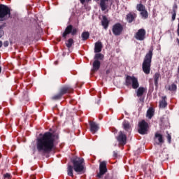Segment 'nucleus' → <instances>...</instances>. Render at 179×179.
I'll list each match as a JSON object with an SVG mask.
<instances>
[{
    "label": "nucleus",
    "instance_id": "obj_7",
    "mask_svg": "<svg viewBox=\"0 0 179 179\" xmlns=\"http://www.w3.org/2000/svg\"><path fill=\"white\" fill-rule=\"evenodd\" d=\"M107 171V162L103 161L99 164V173L97 175L99 178H101L102 176H104V173Z\"/></svg>",
    "mask_w": 179,
    "mask_h": 179
},
{
    "label": "nucleus",
    "instance_id": "obj_10",
    "mask_svg": "<svg viewBox=\"0 0 179 179\" xmlns=\"http://www.w3.org/2000/svg\"><path fill=\"white\" fill-rule=\"evenodd\" d=\"M117 141L119 142V145H124L127 144V135H125L122 131L119 132V135L117 137Z\"/></svg>",
    "mask_w": 179,
    "mask_h": 179
},
{
    "label": "nucleus",
    "instance_id": "obj_35",
    "mask_svg": "<svg viewBox=\"0 0 179 179\" xmlns=\"http://www.w3.org/2000/svg\"><path fill=\"white\" fill-rule=\"evenodd\" d=\"M89 2L90 1H92V0H80V2L83 5L85 3V2Z\"/></svg>",
    "mask_w": 179,
    "mask_h": 179
},
{
    "label": "nucleus",
    "instance_id": "obj_40",
    "mask_svg": "<svg viewBox=\"0 0 179 179\" xmlns=\"http://www.w3.org/2000/svg\"><path fill=\"white\" fill-rule=\"evenodd\" d=\"M1 71H2V69L0 67V73H1Z\"/></svg>",
    "mask_w": 179,
    "mask_h": 179
},
{
    "label": "nucleus",
    "instance_id": "obj_22",
    "mask_svg": "<svg viewBox=\"0 0 179 179\" xmlns=\"http://www.w3.org/2000/svg\"><path fill=\"white\" fill-rule=\"evenodd\" d=\"M160 78V74L159 73H156L154 76V80L155 86H157L159 83V78Z\"/></svg>",
    "mask_w": 179,
    "mask_h": 179
},
{
    "label": "nucleus",
    "instance_id": "obj_21",
    "mask_svg": "<svg viewBox=\"0 0 179 179\" xmlns=\"http://www.w3.org/2000/svg\"><path fill=\"white\" fill-rule=\"evenodd\" d=\"M155 139L158 140L159 143H163L164 141L163 140V135L160 133L155 134Z\"/></svg>",
    "mask_w": 179,
    "mask_h": 179
},
{
    "label": "nucleus",
    "instance_id": "obj_26",
    "mask_svg": "<svg viewBox=\"0 0 179 179\" xmlns=\"http://www.w3.org/2000/svg\"><path fill=\"white\" fill-rule=\"evenodd\" d=\"M104 58V56L101 53H97L94 56L95 61H98V59H103Z\"/></svg>",
    "mask_w": 179,
    "mask_h": 179
},
{
    "label": "nucleus",
    "instance_id": "obj_8",
    "mask_svg": "<svg viewBox=\"0 0 179 179\" xmlns=\"http://www.w3.org/2000/svg\"><path fill=\"white\" fill-rule=\"evenodd\" d=\"M70 33H71L72 36H75V34L78 33V29L76 28L73 29L72 25L68 26L63 34V37L66 38V36H68V34H69Z\"/></svg>",
    "mask_w": 179,
    "mask_h": 179
},
{
    "label": "nucleus",
    "instance_id": "obj_11",
    "mask_svg": "<svg viewBox=\"0 0 179 179\" xmlns=\"http://www.w3.org/2000/svg\"><path fill=\"white\" fill-rule=\"evenodd\" d=\"M122 25L121 24L117 23L113 25L112 31L115 36H120L122 32Z\"/></svg>",
    "mask_w": 179,
    "mask_h": 179
},
{
    "label": "nucleus",
    "instance_id": "obj_41",
    "mask_svg": "<svg viewBox=\"0 0 179 179\" xmlns=\"http://www.w3.org/2000/svg\"><path fill=\"white\" fill-rule=\"evenodd\" d=\"M176 40H177V42L178 43V41H179V39H178V38H177Z\"/></svg>",
    "mask_w": 179,
    "mask_h": 179
},
{
    "label": "nucleus",
    "instance_id": "obj_38",
    "mask_svg": "<svg viewBox=\"0 0 179 179\" xmlns=\"http://www.w3.org/2000/svg\"><path fill=\"white\" fill-rule=\"evenodd\" d=\"M2 47V41H0V48Z\"/></svg>",
    "mask_w": 179,
    "mask_h": 179
},
{
    "label": "nucleus",
    "instance_id": "obj_14",
    "mask_svg": "<svg viewBox=\"0 0 179 179\" xmlns=\"http://www.w3.org/2000/svg\"><path fill=\"white\" fill-rule=\"evenodd\" d=\"M108 2H110V0H100V7L102 11L108 8Z\"/></svg>",
    "mask_w": 179,
    "mask_h": 179
},
{
    "label": "nucleus",
    "instance_id": "obj_5",
    "mask_svg": "<svg viewBox=\"0 0 179 179\" xmlns=\"http://www.w3.org/2000/svg\"><path fill=\"white\" fill-rule=\"evenodd\" d=\"M125 85L128 87H132V89H138L139 87V81L138 78L134 76H127L125 79Z\"/></svg>",
    "mask_w": 179,
    "mask_h": 179
},
{
    "label": "nucleus",
    "instance_id": "obj_1",
    "mask_svg": "<svg viewBox=\"0 0 179 179\" xmlns=\"http://www.w3.org/2000/svg\"><path fill=\"white\" fill-rule=\"evenodd\" d=\"M58 139V135L50 132L45 133L42 137L37 138L36 149L42 153H50L54 149V143Z\"/></svg>",
    "mask_w": 179,
    "mask_h": 179
},
{
    "label": "nucleus",
    "instance_id": "obj_37",
    "mask_svg": "<svg viewBox=\"0 0 179 179\" xmlns=\"http://www.w3.org/2000/svg\"><path fill=\"white\" fill-rule=\"evenodd\" d=\"M113 156H114V157H117V152H113Z\"/></svg>",
    "mask_w": 179,
    "mask_h": 179
},
{
    "label": "nucleus",
    "instance_id": "obj_18",
    "mask_svg": "<svg viewBox=\"0 0 179 179\" xmlns=\"http://www.w3.org/2000/svg\"><path fill=\"white\" fill-rule=\"evenodd\" d=\"M108 23H109V22H108V20L107 19V17L103 16V19L101 20V24H102L103 29H108Z\"/></svg>",
    "mask_w": 179,
    "mask_h": 179
},
{
    "label": "nucleus",
    "instance_id": "obj_17",
    "mask_svg": "<svg viewBox=\"0 0 179 179\" xmlns=\"http://www.w3.org/2000/svg\"><path fill=\"white\" fill-rule=\"evenodd\" d=\"M166 96L162 97V100L159 101V107L161 108H165V107H167V101H166Z\"/></svg>",
    "mask_w": 179,
    "mask_h": 179
},
{
    "label": "nucleus",
    "instance_id": "obj_16",
    "mask_svg": "<svg viewBox=\"0 0 179 179\" xmlns=\"http://www.w3.org/2000/svg\"><path fill=\"white\" fill-rule=\"evenodd\" d=\"M136 17V14L135 13H130L127 15V19L129 23H132L134 19Z\"/></svg>",
    "mask_w": 179,
    "mask_h": 179
},
{
    "label": "nucleus",
    "instance_id": "obj_42",
    "mask_svg": "<svg viewBox=\"0 0 179 179\" xmlns=\"http://www.w3.org/2000/svg\"><path fill=\"white\" fill-rule=\"evenodd\" d=\"M113 4V2H110V5H112Z\"/></svg>",
    "mask_w": 179,
    "mask_h": 179
},
{
    "label": "nucleus",
    "instance_id": "obj_23",
    "mask_svg": "<svg viewBox=\"0 0 179 179\" xmlns=\"http://www.w3.org/2000/svg\"><path fill=\"white\" fill-rule=\"evenodd\" d=\"M123 128L125 129V131H131V126L129 125V123L127 122H123Z\"/></svg>",
    "mask_w": 179,
    "mask_h": 179
},
{
    "label": "nucleus",
    "instance_id": "obj_32",
    "mask_svg": "<svg viewBox=\"0 0 179 179\" xmlns=\"http://www.w3.org/2000/svg\"><path fill=\"white\" fill-rule=\"evenodd\" d=\"M4 179H10V174L6 173L3 175Z\"/></svg>",
    "mask_w": 179,
    "mask_h": 179
},
{
    "label": "nucleus",
    "instance_id": "obj_36",
    "mask_svg": "<svg viewBox=\"0 0 179 179\" xmlns=\"http://www.w3.org/2000/svg\"><path fill=\"white\" fill-rule=\"evenodd\" d=\"M3 45H4L5 47H8V45H9V42L5 41V42L3 43Z\"/></svg>",
    "mask_w": 179,
    "mask_h": 179
},
{
    "label": "nucleus",
    "instance_id": "obj_28",
    "mask_svg": "<svg viewBox=\"0 0 179 179\" xmlns=\"http://www.w3.org/2000/svg\"><path fill=\"white\" fill-rule=\"evenodd\" d=\"M89 32H83L81 35L83 40H87L89 38Z\"/></svg>",
    "mask_w": 179,
    "mask_h": 179
},
{
    "label": "nucleus",
    "instance_id": "obj_34",
    "mask_svg": "<svg viewBox=\"0 0 179 179\" xmlns=\"http://www.w3.org/2000/svg\"><path fill=\"white\" fill-rule=\"evenodd\" d=\"M147 113H155V109L153 108H150L148 110Z\"/></svg>",
    "mask_w": 179,
    "mask_h": 179
},
{
    "label": "nucleus",
    "instance_id": "obj_19",
    "mask_svg": "<svg viewBox=\"0 0 179 179\" xmlns=\"http://www.w3.org/2000/svg\"><path fill=\"white\" fill-rule=\"evenodd\" d=\"M92 65H93L92 71H96L100 69V61L94 60Z\"/></svg>",
    "mask_w": 179,
    "mask_h": 179
},
{
    "label": "nucleus",
    "instance_id": "obj_6",
    "mask_svg": "<svg viewBox=\"0 0 179 179\" xmlns=\"http://www.w3.org/2000/svg\"><path fill=\"white\" fill-rule=\"evenodd\" d=\"M148 122L145 120H142L138 123V133L141 134V135H145V134H148Z\"/></svg>",
    "mask_w": 179,
    "mask_h": 179
},
{
    "label": "nucleus",
    "instance_id": "obj_27",
    "mask_svg": "<svg viewBox=\"0 0 179 179\" xmlns=\"http://www.w3.org/2000/svg\"><path fill=\"white\" fill-rule=\"evenodd\" d=\"M141 15L143 17V19H148V11L145 10H143V11H141Z\"/></svg>",
    "mask_w": 179,
    "mask_h": 179
},
{
    "label": "nucleus",
    "instance_id": "obj_39",
    "mask_svg": "<svg viewBox=\"0 0 179 179\" xmlns=\"http://www.w3.org/2000/svg\"><path fill=\"white\" fill-rule=\"evenodd\" d=\"M95 1V2H99V1H100V0H94Z\"/></svg>",
    "mask_w": 179,
    "mask_h": 179
},
{
    "label": "nucleus",
    "instance_id": "obj_4",
    "mask_svg": "<svg viewBox=\"0 0 179 179\" xmlns=\"http://www.w3.org/2000/svg\"><path fill=\"white\" fill-rule=\"evenodd\" d=\"M10 17V9L5 5H0V22L8 20ZM2 37V31H0V38Z\"/></svg>",
    "mask_w": 179,
    "mask_h": 179
},
{
    "label": "nucleus",
    "instance_id": "obj_29",
    "mask_svg": "<svg viewBox=\"0 0 179 179\" xmlns=\"http://www.w3.org/2000/svg\"><path fill=\"white\" fill-rule=\"evenodd\" d=\"M145 10V6H143L142 4L137 5V10H139V12H142Z\"/></svg>",
    "mask_w": 179,
    "mask_h": 179
},
{
    "label": "nucleus",
    "instance_id": "obj_33",
    "mask_svg": "<svg viewBox=\"0 0 179 179\" xmlns=\"http://www.w3.org/2000/svg\"><path fill=\"white\" fill-rule=\"evenodd\" d=\"M167 139H168L169 143H171V135H170L169 134H168L167 135Z\"/></svg>",
    "mask_w": 179,
    "mask_h": 179
},
{
    "label": "nucleus",
    "instance_id": "obj_9",
    "mask_svg": "<svg viewBox=\"0 0 179 179\" xmlns=\"http://www.w3.org/2000/svg\"><path fill=\"white\" fill-rule=\"evenodd\" d=\"M69 92V87H64L61 89L60 92L52 97V100H59L63 94Z\"/></svg>",
    "mask_w": 179,
    "mask_h": 179
},
{
    "label": "nucleus",
    "instance_id": "obj_2",
    "mask_svg": "<svg viewBox=\"0 0 179 179\" xmlns=\"http://www.w3.org/2000/svg\"><path fill=\"white\" fill-rule=\"evenodd\" d=\"M73 166L69 165L67 168V174L70 177H73V170L78 174H82L85 170V160L83 158L76 157L73 159Z\"/></svg>",
    "mask_w": 179,
    "mask_h": 179
},
{
    "label": "nucleus",
    "instance_id": "obj_24",
    "mask_svg": "<svg viewBox=\"0 0 179 179\" xmlns=\"http://www.w3.org/2000/svg\"><path fill=\"white\" fill-rule=\"evenodd\" d=\"M168 90H169L170 92H176L177 90V85L176 84H171L169 86Z\"/></svg>",
    "mask_w": 179,
    "mask_h": 179
},
{
    "label": "nucleus",
    "instance_id": "obj_31",
    "mask_svg": "<svg viewBox=\"0 0 179 179\" xmlns=\"http://www.w3.org/2000/svg\"><path fill=\"white\" fill-rule=\"evenodd\" d=\"M177 15L176 10H173L172 13V22H174L176 20V16Z\"/></svg>",
    "mask_w": 179,
    "mask_h": 179
},
{
    "label": "nucleus",
    "instance_id": "obj_15",
    "mask_svg": "<svg viewBox=\"0 0 179 179\" xmlns=\"http://www.w3.org/2000/svg\"><path fill=\"white\" fill-rule=\"evenodd\" d=\"M103 48V44L101 42L98 41L95 43L94 52H101V49Z\"/></svg>",
    "mask_w": 179,
    "mask_h": 179
},
{
    "label": "nucleus",
    "instance_id": "obj_3",
    "mask_svg": "<svg viewBox=\"0 0 179 179\" xmlns=\"http://www.w3.org/2000/svg\"><path fill=\"white\" fill-rule=\"evenodd\" d=\"M152 57H153V50H149L148 53L146 54L144 61L143 62V71L146 75L150 73V66L152 64Z\"/></svg>",
    "mask_w": 179,
    "mask_h": 179
},
{
    "label": "nucleus",
    "instance_id": "obj_12",
    "mask_svg": "<svg viewBox=\"0 0 179 179\" xmlns=\"http://www.w3.org/2000/svg\"><path fill=\"white\" fill-rule=\"evenodd\" d=\"M145 36H146V31L143 29H141L135 35V38L139 41H143L145 40Z\"/></svg>",
    "mask_w": 179,
    "mask_h": 179
},
{
    "label": "nucleus",
    "instance_id": "obj_25",
    "mask_svg": "<svg viewBox=\"0 0 179 179\" xmlns=\"http://www.w3.org/2000/svg\"><path fill=\"white\" fill-rule=\"evenodd\" d=\"M72 44H73V39L70 38L66 42V45L68 48H71L72 47Z\"/></svg>",
    "mask_w": 179,
    "mask_h": 179
},
{
    "label": "nucleus",
    "instance_id": "obj_13",
    "mask_svg": "<svg viewBox=\"0 0 179 179\" xmlns=\"http://www.w3.org/2000/svg\"><path fill=\"white\" fill-rule=\"evenodd\" d=\"M90 131L92 132V134H96L99 131V124H97L94 122H90Z\"/></svg>",
    "mask_w": 179,
    "mask_h": 179
},
{
    "label": "nucleus",
    "instance_id": "obj_30",
    "mask_svg": "<svg viewBox=\"0 0 179 179\" xmlns=\"http://www.w3.org/2000/svg\"><path fill=\"white\" fill-rule=\"evenodd\" d=\"M154 113H148L146 114V117L147 118H148L149 120H151L152 117H153Z\"/></svg>",
    "mask_w": 179,
    "mask_h": 179
},
{
    "label": "nucleus",
    "instance_id": "obj_20",
    "mask_svg": "<svg viewBox=\"0 0 179 179\" xmlns=\"http://www.w3.org/2000/svg\"><path fill=\"white\" fill-rule=\"evenodd\" d=\"M145 92H146V89L143 87H140L136 91L137 96L141 97Z\"/></svg>",
    "mask_w": 179,
    "mask_h": 179
}]
</instances>
